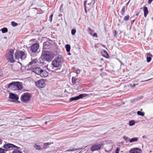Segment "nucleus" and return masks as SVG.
Segmentation results:
<instances>
[{
	"label": "nucleus",
	"mask_w": 153,
	"mask_h": 153,
	"mask_svg": "<svg viewBox=\"0 0 153 153\" xmlns=\"http://www.w3.org/2000/svg\"><path fill=\"white\" fill-rule=\"evenodd\" d=\"M76 100V96L74 97H72L70 99V101H72L74 100Z\"/></svg>",
	"instance_id": "33"
},
{
	"label": "nucleus",
	"mask_w": 153,
	"mask_h": 153,
	"mask_svg": "<svg viewBox=\"0 0 153 153\" xmlns=\"http://www.w3.org/2000/svg\"><path fill=\"white\" fill-rule=\"evenodd\" d=\"M88 31L89 34L91 35H93V33L94 32L93 30L91 29L90 27H88Z\"/></svg>",
	"instance_id": "21"
},
{
	"label": "nucleus",
	"mask_w": 153,
	"mask_h": 153,
	"mask_svg": "<svg viewBox=\"0 0 153 153\" xmlns=\"http://www.w3.org/2000/svg\"><path fill=\"white\" fill-rule=\"evenodd\" d=\"M129 15H127L124 17L123 19L125 21H127L129 19Z\"/></svg>",
	"instance_id": "26"
},
{
	"label": "nucleus",
	"mask_w": 153,
	"mask_h": 153,
	"mask_svg": "<svg viewBox=\"0 0 153 153\" xmlns=\"http://www.w3.org/2000/svg\"><path fill=\"white\" fill-rule=\"evenodd\" d=\"M138 140V138L137 137H134L130 139L129 142L131 143L133 142L134 141H136Z\"/></svg>",
	"instance_id": "22"
},
{
	"label": "nucleus",
	"mask_w": 153,
	"mask_h": 153,
	"mask_svg": "<svg viewBox=\"0 0 153 153\" xmlns=\"http://www.w3.org/2000/svg\"><path fill=\"white\" fill-rule=\"evenodd\" d=\"M35 84L36 86L38 88H44L45 86L44 81L43 79L39 80L36 82Z\"/></svg>",
	"instance_id": "7"
},
{
	"label": "nucleus",
	"mask_w": 153,
	"mask_h": 153,
	"mask_svg": "<svg viewBox=\"0 0 153 153\" xmlns=\"http://www.w3.org/2000/svg\"><path fill=\"white\" fill-rule=\"evenodd\" d=\"M62 61L61 57H56L53 61L52 64L54 67L57 68L61 65Z\"/></svg>",
	"instance_id": "5"
},
{
	"label": "nucleus",
	"mask_w": 153,
	"mask_h": 153,
	"mask_svg": "<svg viewBox=\"0 0 153 153\" xmlns=\"http://www.w3.org/2000/svg\"><path fill=\"white\" fill-rule=\"evenodd\" d=\"M143 11L144 13V16L145 17L147 16V14L148 13L149 11L147 7L145 6L143 7Z\"/></svg>",
	"instance_id": "17"
},
{
	"label": "nucleus",
	"mask_w": 153,
	"mask_h": 153,
	"mask_svg": "<svg viewBox=\"0 0 153 153\" xmlns=\"http://www.w3.org/2000/svg\"><path fill=\"white\" fill-rule=\"evenodd\" d=\"M4 150L1 148H0V153H4Z\"/></svg>",
	"instance_id": "38"
},
{
	"label": "nucleus",
	"mask_w": 153,
	"mask_h": 153,
	"mask_svg": "<svg viewBox=\"0 0 153 153\" xmlns=\"http://www.w3.org/2000/svg\"><path fill=\"white\" fill-rule=\"evenodd\" d=\"M36 62V59H34L33 60H32L31 62H30L29 63V65H33L35 64V63Z\"/></svg>",
	"instance_id": "24"
},
{
	"label": "nucleus",
	"mask_w": 153,
	"mask_h": 153,
	"mask_svg": "<svg viewBox=\"0 0 153 153\" xmlns=\"http://www.w3.org/2000/svg\"><path fill=\"white\" fill-rule=\"evenodd\" d=\"M53 54L51 52L46 51L42 55V58L47 61H50L53 57Z\"/></svg>",
	"instance_id": "2"
},
{
	"label": "nucleus",
	"mask_w": 153,
	"mask_h": 153,
	"mask_svg": "<svg viewBox=\"0 0 153 153\" xmlns=\"http://www.w3.org/2000/svg\"><path fill=\"white\" fill-rule=\"evenodd\" d=\"M120 151V148L119 147H117L115 150V153H119Z\"/></svg>",
	"instance_id": "34"
},
{
	"label": "nucleus",
	"mask_w": 153,
	"mask_h": 153,
	"mask_svg": "<svg viewBox=\"0 0 153 153\" xmlns=\"http://www.w3.org/2000/svg\"><path fill=\"white\" fill-rule=\"evenodd\" d=\"M13 153H22V152L20 151L17 149H15L13 152Z\"/></svg>",
	"instance_id": "31"
},
{
	"label": "nucleus",
	"mask_w": 153,
	"mask_h": 153,
	"mask_svg": "<svg viewBox=\"0 0 153 153\" xmlns=\"http://www.w3.org/2000/svg\"><path fill=\"white\" fill-rule=\"evenodd\" d=\"M39 44L37 43L33 44L31 46L30 49L33 53L36 52L39 48Z\"/></svg>",
	"instance_id": "11"
},
{
	"label": "nucleus",
	"mask_w": 153,
	"mask_h": 153,
	"mask_svg": "<svg viewBox=\"0 0 153 153\" xmlns=\"http://www.w3.org/2000/svg\"><path fill=\"white\" fill-rule=\"evenodd\" d=\"M80 72V71L79 70L77 69V74H79Z\"/></svg>",
	"instance_id": "42"
},
{
	"label": "nucleus",
	"mask_w": 153,
	"mask_h": 153,
	"mask_svg": "<svg viewBox=\"0 0 153 153\" xmlns=\"http://www.w3.org/2000/svg\"><path fill=\"white\" fill-rule=\"evenodd\" d=\"M144 137V136H143V138Z\"/></svg>",
	"instance_id": "53"
},
{
	"label": "nucleus",
	"mask_w": 153,
	"mask_h": 153,
	"mask_svg": "<svg viewBox=\"0 0 153 153\" xmlns=\"http://www.w3.org/2000/svg\"><path fill=\"white\" fill-rule=\"evenodd\" d=\"M103 56L106 58H108L109 57V56L107 52L105 51L104 50L103 52Z\"/></svg>",
	"instance_id": "19"
},
{
	"label": "nucleus",
	"mask_w": 153,
	"mask_h": 153,
	"mask_svg": "<svg viewBox=\"0 0 153 153\" xmlns=\"http://www.w3.org/2000/svg\"><path fill=\"white\" fill-rule=\"evenodd\" d=\"M53 16V15L52 14L50 15L49 17V21L51 22L52 21V17Z\"/></svg>",
	"instance_id": "36"
},
{
	"label": "nucleus",
	"mask_w": 153,
	"mask_h": 153,
	"mask_svg": "<svg viewBox=\"0 0 153 153\" xmlns=\"http://www.w3.org/2000/svg\"><path fill=\"white\" fill-rule=\"evenodd\" d=\"M4 150L8 151L12 149L13 148H19L12 144H6L4 145Z\"/></svg>",
	"instance_id": "8"
},
{
	"label": "nucleus",
	"mask_w": 153,
	"mask_h": 153,
	"mask_svg": "<svg viewBox=\"0 0 153 153\" xmlns=\"http://www.w3.org/2000/svg\"><path fill=\"white\" fill-rule=\"evenodd\" d=\"M9 98L11 100V101L15 102L18 99V97L17 95L12 93L10 94Z\"/></svg>",
	"instance_id": "12"
},
{
	"label": "nucleus",
	"mask_w": 153,
	"mask_h": 153,
	"mask_svg": "<svg viewBox=\"0 0 153 153\" xmlns=\"http://www.w3.org/2000/svg\"><path fill=\"white\" fill-rule=\"evenodd\" d=\"M152 1H153V0H149L148 1V3L149 4H150L151 3V2Z\"/></svg>",
	"instance_id": "41"
},
{
	"label": "nucleus",
	"mask_w": 153,
	"mask_h": 153,
	"mask_svg": "<svg viewBox=\"0 0 153 153\" xmlns=\"http://www.w3.org/2000/svg\"><path fill=\"white\" fill-rule=\"evenodd\" d=\"M134 21H135V20H132V22H131V23H133L134 22Z\"/></svg>",
	"instance_id": "45"
},
{
	"label": "nucleus",
	"mask_w": 153,
	"mask_h": 153,
	"mask_svg": "<svg viewBox=\"0 0 153 153\" xmlns=\"http://www.w3.org/2000/svg\"><path fill=\"white\" fill-rule=\"evenodd\" d=\"M68 55H71V54H70V52H69V53H68Z\"/></svg>",
	"instance_id": "48"
},
{
	"label": "nucleus",
	"mask_w": 153,
	"mask_h": 153,
	"mask_svg": "<svg viewBox=\"0 0 153 153\" xmlns=\"http://www.w3.org/2000/svg\"><path fill=\"white\" fill-rule=\"evenodd\" d=\"M88 95V94H81L79 95L78 96H77V100L83 97H86Z\"/></svg>",
	"instance_id": "18"
},
{
	"label": "nucleus",
	"mask_w": 153,
	"mask_h": 153,
	"mask_svg": "<svg viewBox=\"0 0 153 153\" xmlns=\"http://www.w3.org/2000/svg\"><path fill=\"white\" fill-rule=\"evenodd\" d=\"M93 36H95L96 37H98L97 34L96 33H94V34H93V35H92Z\"/></svg>",
	"instance_id": "39"
},
{
	"label": "nucleus",
	"mask_w": 153,
	"mask_h": 153,
	"mask_svg": "<svg viewBox=\"0 0 153 153\" xmlns=\"http://www.w3.org/2000/svg\"><path fill=\"white\" fill-rule=\"evenodd\" d=\"M14 50L12 49H10L6 54V56L8 62L10 63H13L15 62L14 58L13 56Z\"/></svg>",
	"instance_id": "3"
},
{
	"label": "nucleus",
	"mask_w": 153,
	"mask_h": 153,
	"mask_svg": "<svg viewBox=\"0 0 153 153\" xmlns=\"http://www.w3.org/2000/svg\"><path fill=\"white\" fill-rule=\"evenodd\" d=\"M129 153H141V150L138 148H134L130 150Z\"/></svg>",
	"instance_id": "13"
},
{
	"label": "nucleus",
	"mask_w": 153,
	"mask_h": 153,
	"mask_svg": "<svg viewBox=\"0 0 153 153\" xmlns=\"http://www.w3.org/2000/svg\"><path fill=\"white\" fill-rule=\"evenodd\" d=\"M41 69L39 68H33L32 69V71L35 73L36 74L39 75L40 73Z\"/></svg>",
	"instance_id": "15"
},
{
	"label": "nucleus",
	"mask_w": 153,
	"mask_h": 153,
	"mask_svg": "<svg viewBox=\"0 0 153 153\" xmlns=\"http://www.w3.org/2000/svg\"><path fill=\"white\" fill-rule=\"evenodd\" d=\"M8 88L13 91H16L22 89V86L20 82H13L8 84Z\"/></svg>",
	"instance_id": "1"
},
{
	"label": "nucleus",
	"mask_w": 153,
	"mask_h": 153,
	"mask_svg": "<svg viewBox=\"0 0 153 153\" xmlns=\"http://www.w3.org/2000/svg\"><path fill=\"white\" fill-rule=\"evenodd\" d=\"M11 25L13 27H16L18 25V24L15 22H11Z\"/></svg>",
	"instance_id": "30"
},
{
	"label": "nucleus",
	"mask_w": 153,
	"mask_h": 153,
	"mask_svg": "<svg viewBox=\"0 0 153 153\" xmlns=\"http://www.w3.org/2000/svg\"><path fill=\"white\" fill-rule=\"evenodd\" d=\"M129 2V1L128 2V3H127V4H128V2Z\"/></svg>",
	"instance_id": "51"
},
{
	"label": "nucleus",
	"mask_w": 153,
	"mask_h": 153,
	"mask_svg": "<svg viewBox=\"0 0 153 153\" xmlns=\"http://www.w3.org/2000/svg\"><path fill=\"white\" fill-rule=\"evenodd\" d=\"M105 31H106V28H105Z\"/></svg>",
	"instance_id": "50"
},
{
	"label": "nucleus",
	"mask_w": 153,
	"mask_h": 153,
	"mask_svg": "<svg viewBox=\"0 0 153 153\" xmlns=\"http://www.w3.org/2000/svg\"><path fill=\"white\" fill-rule=\"evenodd\" d=\"M102 145V144H95L93 145L91 147V150L93 152L95 150L100 149Z\"/></svg>",
	"instance_id": "10"
},
{
	"label": "nucleus",
	"mask_w": 153,
	"mask_h": 153,
	"mask_svg": "<svg viewBox=\"0 0 153 153\" xmlns=\"http://www.w3.org/2000/svg\"><path fill=\"white\" fill-rule=\"evenodd\" d=\"M125 13V6H124L122 9L121 13L122 15H124Z\"/></svg>",
	"instance_id": "28"
},
{
	"label": "nucleus",
	"mask_w": 153,
	"mask_h": 153,
	"mask_svg": "<svg viewBox=\"0 0 153 153\" xmlns=\"http://www.w3.org/2000/svg\"><path fill=\"white\" fill-rule=\"evenodd\" d=\"M49 145V144L48 143H45V146H48V145Z\"/></svg>",
	"instance_id": "44"
},
{
	"label": "nucleus",
	"mask_w": 153,
	"mask_h": 153,
	"mask_svg": "<svg viewBox=\"0 0 153 153\" xmlns=\"http://www.w3.org/2000/svg\"><path fill=\"white\" fill-rule=\"evenodd\" d=\"M137 114L141 116H144V113L143 112H141V111H138L137 112Z\"/></svg>",
	"instance_id": "23"
},
{
	"label": "nucleus",
	"mask_w": 153,
	"mask_h": 153,
	"mask_svg": "<svg viewBox=\"0 0 153 153\" xmlns=\"http://www.w3.org/2000/svg\"><path fill=\"white\" fill-rule=\"evenodd\" d=\"M152 55L150 53H147L146 54V60L148 62H150L152 59Z\"/></svg>",
	"instance_id": "16"
},
{
	"label": "nucleus",
	"mask_w": 153,
	"mask_h": 153,
	"mask_svg": "<svg viewBox=\"0 0 153 153\" xmlns=\"http://www.w3.org/2000/svg\"><path fill=\"white\" fill-rule=\"evenodd\" d=\"M76 30L75 29H72L71 31V34L73 35H74V34H75L76 33Z\"/></svg>",
	"instance_id": "35"
},
{
	"label": "nucleus",
	"mask_w": 153,
	"mask_h": 153,
	"mask_svg": "<svg viewBox=\"0 0 153 153\" xmlns=\"http://www.w3.org/2000/svg\"><path fill=\"white\" fill-rule=\"evenodd\" d=\"M2 72L1 71V70H0V76H1V75H2Z\"/></svg>",
	"instance_id": "43"
},
{
	"label": "nucleus",
	"mask_w": 153,
	"mask_h": 153,
	"mask_svg": "<svg viewBox=\"0 0 153 153\" xmlns=\"http://www.w3.org/2000/svg\"><path fill=\"white\" fill-rule=\"evenodd\" d=\"M47 122H45V124H47Z\"/></svg>",
	"instance_id": "47"
},
{
	"label": "nucleus",
	"mask_w": 153,
	"mask_h": 153,
	"mask_svg": "<svg viewBox=\"0 0 153 153\" xmlns=\"http://www.w3.org/2000/svg\"><path fill=\"white\" fill-rule=\"evenodd\" d=\"M150 79H149L148 80H149Z\"/></svg>",
	"instance_id": "54"
},
{
	"label": "nucleus",
	"mask_w": 153,
	"mask_h": 153,
	"mask_svg": "<svg viewBox=\"0 0 153 153\" xmlns=\"http://www.w3.org/2000/svg\"><path fill=\"white\" fill-rule=\"evenodd\" d=\"M39 75L42 77H45L48 76V74L46 71L41 70Z\"/></svg>",
	"instance_id": "14"
},
{
	"label": "nucleus",
	"mask_w": 153,
	"mask_h": 153,
	"mask_svg": "<svg viewBox=\"0 0 153 153\" xmlns=\"http://www.w3.org/2000/svg\"><path fill=\"white\" fill-rule=\"evenodd\" d=\"M138 14H139V13H137L136 14V16H138Z\"/></svg>",
	"instance_id": "46"
},
{
	"label": "nucleus",
	"mask_w": 153,
	"mask_h": 153,
	"mask_svg": "<svg viewBox=\"0 0 153 153\" xmlns=\"http://www.w3.org/2000/svg\"><path fill=\"white\" fill-rule=\"evenodd\" d=\"M26 57V55L22 51H17L15 53V58L16 59L23 60L25 59Z\"/></svg>",
	"instance_id": "4"
},
{
	"label": "nucleus",
	"mask_w": 153,
	"mask_h": 153,
	"mask_svg": "<svg viewBox=\"0 0 153 153\" xmlns=\"http://www.w3.org/2000/svg\"><path fill=\"white\" fill-rule=\"evenodd\" d=\"M138 84H134L133 85H132V84H130L129 85L131 87H134L136 85H137Z\"/></svg>",
	"instance_id": "37"
},
{
	"label": "nucleus",
	"mask_w": 153,
	"mask_h": 153,
	"mask_svg": "<svg viewBox=\"0 0 153 153\" xmlns=\"http://www.w3.org/2000/svg\"><path fill=\"white\" fill-rule=\"evenodd\" d=\"M65 47L66 48V51L68 53H69L70 50V46L68 44L66 45H65Z\"/></svg>",
	"instance_id": "20"
},
{
	"label": "nucleus",
	"mask_w": 153,
	"mask_h": 153,
	"mask_svg": "<svg viewBox=\"0 0 153 153\" xmlns=\"http://www.w3.org/2000/svg\"><path fill=\"white\" fill-rule=\"evenodd\" d=\"M114 36H115V37L117 35V32L116 30H114Z\"/></svg>",
	"instance_id": "40"
},
{
	"label": "nucleus",
	"mask_w": 153,
	"mask_h": 153,
	"mask_svg": "<svg viewBox=\"0 0 153 153\" xmlns=\"http://www.w3.org/2000/svg\"><path fill=\"white\" fill-rule=\"evenodd\" d=\"M135 122L134 121L132 120L129 122V125L130 126H132L135 124Z\"/></svg>",
	"instance_id": "32"
},
{
	"label": "nucleus",
	"mask_w": 153,
	"mask_h": 153,
	"mask_svg": "<svg viewBox=\"0 0 153 153\" xmlns=\"http://www.w3.org/2000/svg\"><path fill=\"white\" fill-rule=\"evenodd\" d=\"M74 150H70V151H74Z\"/></svg>",
	"instance_id": "49"
},
{
	"label": "nucleus",
	"mask_w": 153,
	"mask_h": 153,
	"mask_svg": "<svg viewBox=\"0 0 153 153\" xmlns=\"http://www.w3.org/2000/svg\"><path fill=\"white\" fill-rule=\"evenodd\" d=\"M129 2V1L128 2V3H127V4H128V2Z\"/></svg>",
	"instance_id": "52"
},
{
	"label": "nucleus",
	"mask_w": 153,
	"mask_h": 153,
	"mask_svg": "<svg viewBox=\"0 0 153 153\" xmlns=\"http://www.w3.org/2000/svg\"><path fill=\"white\" fill-rule=\"evenodd\" d=\"M2 33H4L7 32L8 30L6 28H3L1 29Z\"/></svg>",
	"instance_id": "27"
},
{
	"label": "nucleus",
	"mask_w": 153,
	"mask_h": 153,
	"mask_svg": "<svg viewBox=\"0 0 153 153\" xmlns=\"http://www.w3.org/2000/svg\"><path fill=\"white\" fill-rule=\"evenodd\" d=\"M76 79L75 78H74L73 77H72V82L73 84H76Z\"/></svg>",
	"instance_id": "29"
},
{
	"label": "nucleus",
	"mask_w": 153,
	"mask_h": 153,
	"mask_svg": "<svg viewBox=\"0 0 153 153\" xmlns=\"http://www.w3.org/2000/svg\"><path fill=\"white\" fill-rule=\"evenodd\" d=\"M34 147L35 149L37 150H40L41 149V147L40 146L37 145H34Z\"/></svg>",
	"instance_id": "25"
},
{
	"label": "nucleus",
	"mask_w": 153,
	"mask_h": 153,
	"mask_svg": "<svg viewBox=\"0 0 153 153\" xmlns=\"http://www.w3.org/2000/svg\"><path fill=\"white\" fill-rule=\"evenodd\" d=\"M31 97V96L30 93H25L21 96V100L23 102L29 101L30 100Z\"/></svg>",
	"instance_id": "6"
},
{
	"label": "nucleus",
	"mask_w": 153,
	"mask_h": 153,
	"mask_svg": "<svg viewBox=\"0 0 153 153\" xmlns=\"http://www.w3.org/2000/svg\"><path fill=\"white\" fill-rule=\"evenodd\" d=\"M88 1L85 0L84 3L85 10L86 13L87 10H89L92 7L91 4L90 3H87Z\"/></svg>",
	"instance_id": "9"
}]
</instances>
